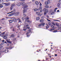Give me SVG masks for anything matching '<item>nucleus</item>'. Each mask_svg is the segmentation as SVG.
Returning <instances> with one entry per match:
<instances>
[{"label":"nucleus","mask_w":61,"mask_h":61,"mask_svg":"<svg viewBox=\"0 0 61 61\" xmlns=\"http://www.w3.org/2000/svg\"><path fill=\"white\" fill-rule=\"evenodd\" d=\"M45 25V23H42L41 24H40L38 25L39 27H41V26H44Z\"/></svg>","instance_id":"f257e3e1"},{"label":"nucleus","mask_w":61,"mask_h":61,"mask_svg":"<svg viewBox=\"0 0 61 61\" xmlns=\"http://www.w3.org/2000/svg\"><path fill=\"white\" fill-rule=\"evenodd\" d=\"M28 7V6L27 5L24 4L23 5V9H24V10H25V8H27V7Z\"/></svg>","instance_id":"f03ea898"},{"label":"nucleus","mask_w":61,"mask_h":61,"mask_svg":"<svg viewBox=\"0 0 61 61\" xmlns=\"http://www.w3.org/2000/svg\"><path fill=\"white\" fill-rule=\"evenodd\" d=\"M25 20L24 21V23H25L27 20L28 19H29V18L28 17V16L26 17L25 18Z\"/></svg>","instance_id":"7ed1b4c3"},{"label":"nucleus","mask_w":61,"mask_h":61,"mask_svg":"<svg viewBox=\"0 0 61 61\" xmlns=\"http://www.w3.org/2000/svg\"><path fill=\"white\" fill-rule=\"evenodd\" d=\"M26 12V10H24L23 12V16L24 17H25L26 16V15L25 14V13Z\"/></svg>","instance_id":"20e7f679"},{"label":"nucleus","mask_w":61,"mask_h":61,"mask_svg":"<svg viewBox=\"0 0 61 61\" xmlns=\"http://www.w3.org/2000/svg\"><path fill=\"white\" fill-rule=\"evenodd\" d=\"M61 2H59L57 4V6L59 7V8H61Z\"/></svg>","instance_id":"39448f33"},{"label":"nucleus","mask_w":61,"mask_h":61,"mask_svg":"<svg viewBox=\"0 0 61 61\" xmlns=\"http://www.w3.org/2000/svg\"><path fill=\"white\" fill-rule=\"evenodd\" d=\"M4 5H5V6H8V5H10V3H4Z\"/></svg>","instance_id":"423d86ee"},{"label":"nucleus","mask_w":61,"mask_h":61,"mask_svg":"<svg viewBox=\"0 0 61 61\" xmlns=\"http://www.w3.org/2000/svg\"><path fill=\"white\" fill-rule=\"evenodd\" d=\"M4 3V1L3 0H0V5H2Z\"/></svg>","instance_id":"0eeeda50"},{"label":"nucleus","mask_w":61,"mask_h":61,"mask_svg":"<svg viewBox=\"0 0 61 61\" xmlns=\"http://www.w3.org/2000/svg\"><path fill=\"white\" fill-rule=\"evenodd\" d=\"M31 30H29L27 32V33L26 35H28V34H29V33H31Z\"/></svg>","instance_id":"6e6552de"},{"label":"nucleus","mask_w":61,"mask_h":61,"mask_svg":"<svg viewBox=\"0 0 61 61\" xmlns=\"http://www.w3.org/2000/svg\"><path fill=\"white\" fill-rule=\"evenodd\" d=\"M19 12H17L15 13V14L17 16H18L19 15Z\"/></svg>","instance_id":"1a4fd4ad"},{"label":"nucleus","mask_w":61,"mask_h":61,"mask_svg":"<svg viewBox=\"0 0 61 61\" xmlns=\"http://www.w3.org/2000/svg\"><path fill=\"white\" fill-rule=\"evenodd\" d=\"M5 34V32H4L3 33L1 34H0L1 36H4Z\"/></svg>","instance_id":"9d476101"},{"label":"nucleus","mask_w":61,"mask_h":61,"mask_svg":"<svg viewBox=\"0 0 61 61\" xmlns=\"http://www.w3.org/2000/svg\"><path fill=\"white\" fill-rule=\"evenodd\" d=\"M13 21L15 22H17V19L15 18H14L13 19Z\"/></svg>","instance_id":"9b49d317"},{"label":"nucleus","mask_w":61,"mask_h":61,"mask_svg":"<svg viewBox=\"0 0 61 61\" xmlns=\"http://www.w3.org/2000/svg\"><path fill=\"white\" fill-rule=\"evenodd\" d=\"M17 5L18 6H20V5H21V3H20V2H18L17 3Z\"/></svg>","instance_id":"f8f14e48"},{"label":"nucleus","mask_w":61,"mask_h":61,"mask_svg":"<svg viewBox=\"0 0 61 61\" xmlns=\"http://www.w3.org/2000/svg\"><path fill=\"white\" fill-rule=\"evenodd\" d=\"M44 19H41V20H40V22L41 23H43V22H44Z\"/></svg>","instance_id":"ddd939ff"},{"label":"nucleus","mask_w":61,"mask_h":61,"mask_svg":"<svg viewBox=\"0 0 61 61\" xmlns=\"http://www.w3.org/2000/svg\"><path fill=\"white\" fill-rule=\"evenodd\" d=\"M35 4H36V5H39V2H38L36 1L35 2Z\"/></svg>","instance_id":"4468645a"},{"label":"nucleus","mask_w":61,"mask_h":61,"mask_svg":"<svg viewBox=\"0 0 61 61\" xmlns=\"http://www.w3.org/2000/svg\"><path fill=\"white\" fill-rule=\"evenodd\" d=\"M55 25H56V26H58V27H60L59 26V24H58V23H55Z\"/></svg>","instance_id":"2eb2a0df"},{"label":"nucleus","mask_w":61,"mask_h":61,"mask_svg":"<svg viewBox=\"0 0 61 61\" xmlns=\"http://www.w3.org/2000/svg\"><path fill=\"white\" fill-rule=\"evenodd\" d=\"M13 15V13H11L10 14H9L8 15V16H12V15Z\"/></svg>","instance_id":"dca6fc26"},{"label":"nucleus","mask_w":61,"mask_h":61,"mask_svg":"<svg viewBox=\"0 0 61 61\" xmlns=\"http://www.w3.org/2000/svg\"><path fill=\"white\" fill-rule=\"evenodd\" d=\"M3 38L4 39H6L7 38V37H6V36H4L3 37Z\"/></svg>","instance_id":"f3484780"},{"label":"nucleus","mask_w":61,"mask_h":61,"mask_svg":"<svg viewBox=\"0 0 61 61\" xmlns=\"http://www.w3.org/2000/svg\"><path fill=\"white\" fill-rule=\"evenodd\" d=\"M13 8V6H11L10 7V9L11 10H12Z\"/></svg>","instance_id":"a211bd4d"},{"label":"nucleus","mask_w":61,"mask_h":61,"mask_svg":"<svg viewBox=\"0 0 61 61\" xmlns=\"http://www.w3.org/2000/svg\"><path fill=\"white\" fill-rule=\"evenodd\" d=\"M26 22H27V23H31V21L29 20H27Z\"/></svg>","instance_id":"6ab92c4d"},{"label":"nucleus","mask_w":61,"mask_h":61,"mask_svg":"<svg viewBox=\"0 0 61 61\" xmlns=\"http://www.w3.org/2000/svg\"><path fill=\"white\" fill-rule=\"evenodd\" d=\"M9 21L10 23H12L13 22V20H9Z\"/></svg>","instance_id":"aec40b11"},{"label":"nucleus","mask_w":61,"mask_h":61,"mask_svg":"<svg viewBox=\"0 0 61 61\" xmlns=\"http://www.w3.org/2000/svg\"><path fill=\"white\" fill-rule=\"evenodd\" d=\"M25 2H20V5H23L24 4Z\"/></svg>","instance_id":"412c9836"},{"label":"nucleus","mask_w":61,"mask_h":61,"mask_svg":"<svg viewBox=\"0 0 61 61\" xmlns=\"http://www.w3.org/2000/svg\"><path fill=\"white\" fill-rule=\"evenodd\" d=\"M36 14L37 15H39L40 14V12H36Z\"/></svg>","instance_id":"4be33fe9"},{"label":"nucleus","mask_w":61,"mask_h":61,"mask_svg":"<svg viewBox=\"0 0 61 61\" xmlns=\"http://www.w3.org/2000/svg\"><path fill=\"white\" fill-rule=\"evenodd\" d=\"M34 10L35 11H37V10H38V11H39V9H34Z\"/></svg>","instance_id":"5701e85b"},{"label":"nucleus","mask_w":61,"mask_h":61,"mask_svg":"<svg viewBox=\"0 0 61 61\" xmlns=\"http://www.w3.org/2000/svg\"><path fill=\"white\" fill-rule=\"evenodd\" d=\"M45 4L46 5H47L48 4V2L47 1H46L45 2Z\"/></svg>","instance_id":"b1692460"},{"label":"nucleus","mask_w":61,"mask_h":61,"mask_svg":"<svg viewBox=\"0 0 61 61\" xmlns=\"http://www.w3.org/2000/svg\"><path fill=\"white\" fill-rule=\"evenodd\" d=\"M11 6H13V7H14V6H15V4H12L11 5Z\"/></svg>","instance_id":"393cba45"},{"label":"nucleus","mask_w":61,"mask_h":61,"mask_svg":"<svg viewBox=\"0 0 61 61\" xmlns=\"http://www.w3.org/2000/svg\"><path fill=\"white\" fill-rule=\"evenodd\" d=\"M46 9L45 8H44L43 10V11L45 12H46Z\"/></svg>","instance_id":"a878e982"},{"label":"nucleus","mask_w":61,"mask_h":61,"mask_svg":"<svg viewBox=\"0 0 61 61\" xmlns=\"http://www.w3.org/2000/svg\"><path fill=\"white\" fill-rule=\"evenodd\" d=\"M45 12L48 13V10L47 9H46Z\"/></svg>","instance_id":"bb28decb"},{"label":"nucleus","mask_w":61,"mask_h":61,"mask_svg":"<svg viewBox=\"0 0 61 61\" xmlns=\"http://www.w3.org/2000/svg\"><path fill=\"white\" fill-rule=\"evenodd\" d=\"M45 7L46 8H48V7H49V6L47 5H46L45 6Z\"/></svg>","instance_id":"cd10ccee"},{"label":"nucleus","mask_w":61,"mask_h":61,"mask_svg":"<svg viewBox=\"0 0 61 61\" xmlns=\"http://www.w3.org/2000/svg\"><path fill=\"white\" fill-rule=\"evenodd\" d=\"M42 6H40L39 8V10H42Z\"/></svg>","instance_id":"c85d7f7f"},{"label":"nucleus","mask_w":61,"mask_h":61,"mask_svg":"<svg viewBox=\"0 0 61 61\" xmlns=\"http://www.w3.org/2000/svg\"><path fill=\"white\" fill-rule=\"evenodd\" d=\"M48 24L50 26H51V23L50 22L48 23Z\"/></svg>","instance_id":"c756f323"},{"label":"nucleus","mask_w":61,"mask_h":61,"mask_svg":"<svg viewBox=\"0 0 61 61\" xmlns=\"http://www.w3.org/2000/svg\"><path fill=\"white\" fill-rule=\"evenodd\" d=\"M57 9V8H56L54 10V12H56V10Z\"/></svg>","instance_id":"7c9ffc66"},{"label":"nucleus","mask_w":61,"mask_h":61,"mask_svg":"<svg viewBox=\"0 0 61 61\" xmlns=\"http://www.w3.org/2000/svg\"><path fill=\"white\" fill-rule=\"evenodd\" d=\"M55 29H50V31H51L54 30H55Z\"/></svg>","instance_id":"2f4dec72"},{"label":"nucleus","mask_w":61,"mask_h":61,"mask_svg":"<svg viewBox=\"0 0 61 61\" xmlns=\"http://www.w3.org/2000/svg\"><path fill=\"white\" fill-rule=\"evenodd\" d=\"M57 32V30H56L53 31V33H56V32Z\"/></svg>","instance_id":"473e14b6"},{"label":"nucleus","mask_w":61,"mask_h":61,"mask_svg":"<svg viewBox=\"0 0 61 61\" xmlns=\"http://www.w3.org/2000/svg\"><path fill=\"white\" fill-rule=\"evenodd\" d=\"M25 26H28V25H29L25 23Z\"/></svg>","instance_id":"72a5a7b5"},{"label":"nucleus","mask_w":61,"mask_h":61,"mask_svg":"<svg viewBox=\"0 0 61 61\" xmlns=\"http://www.w3.org/2000/svg\"><path fill=\"white\" fill-rule=\"evenodd\" d=\"M11 37H14V35L12 34L11 35Z\"/></svg>","instance_id":"f704fd0d"},{"label":"nucleus","mask_w":61,"mask_h":61,"mask_svg":"<svg viewBox=\"0 0 61 61\" xmlns=\"http://www.w3.org/2000/svg\"><path fill=\"white\" fill-rule=\"evenodd\" d=\"M52 25H54L55 26L56 25H55V23H54L53 22H52Z\"/></svg>","instance_id":"c9c22d12"},{"label":"nucleus","mask_w":61,"mask_h":61,"mask_svg":"<svg viewBox=\"0 0 61 61\" xmlns=\"http://www.w3.org/2000/svg\"><path fill=\"white\" fill-rule=\"evenodd\" d=\"M3 7V5H0V8H2Z\"/></svg>","instance_id":"e433bc0d"},{"label":"nucleus","mask_w":61,"mask_h":61,"mask_svg":"<svg viewBox=\"0 0 61 61\" xmlns=\"http://www.w3.org/2000/svg\"><path fill=\"white\" fill-rule=\"evenodd\" d=\"M9 39H8L7 41V43H9V42L10 41H9Z\"/></svg>","instance_id":"4c0bfd02"},{"label":"nucleus","mask_w":61,"mask_h":61,"mask_svg":"<svg viewBox=\"0 0 61 61\" xmlns=\"http://www.w3.org/2000/svg\"><path fill=\"white\" fill-rule=\"evenodd\" d=\"M50 13H52V12H53V10H50Z\"/></svg>","instance_id":"58836bf2"},{"label":"nucleus","mask_w":61,"mask_h":61,"mask_svg":"<svg viewBox=\"0 0 61 61\" xmlns=\"http://www.w3.org/2000/svg\"><path fill=\"white\" fill-rule=\"evenodd\" d=\"M40 19V18L39 17H38L36 18V20H39Z\"/></svg>","instance_id":"ea45409f"},{"label":"nucleus","mask_w":61,"mask_h":61,"mask_svg":"<svg viewBox=\"0 0 61 61\" xmlns=\"http://www.w3.org/2000/svg\"><path fill=\"white\" fill-rule=\"evenodd\" d=\"M47 2L48 4H49V3H50V0H48Z\"/></svg>","instance_id":"a19ab883"},{"label":"nucleus","mask_w":61,"mask_h":61,"mask_svg":"<svg viewBox=\"0 0 61 61\" xmlns=\"http://www.w3.org/2000/svg\"><path fill=\"white\" fill-rule=\"evenodd\" d=\"M48 27H49L48 26H47L46 27V29H48Z\"/></svg>","instance_id":"79ce46f5"},{"label":"nucleus","mask_w":61,"mask_h":61,"mask_svg":"<svg viewBox=\"0 0 61 61\" xmlns=\"http://www.w3.org/2000/svg\"><path fill=\"white\" fill-rule=\"evenodd\" d=\"M22 19L23 20H24V19H25V18H24V17H23L22 18Z\"/></svg>","instance_id":"37998d69"},{"label":"nucleus","mask_w":61,"mask_h":61,"mask_svg":"<svg viewBox=\"0 0 61 61\" xmlns=\"http://www.w3.org/2000/svg\"><path fill=\"white\" fill-rule=\"evenodd\" d=\"M26 28H24V29H23V30H26Z\"/></svg>","instance_id":"c03bdc74"},{"label":"nucleus","mask_w":61,"mask_h":61,"mask_svg":"<svg viewBox=\"0 0 61 61\" xmlns=\"http://www.w3.org/2000/svg\"><path fill=\"white\" fill-rule=\"evenodd\" d=\"M47 20L49 22H51V20H48V19H47Z\"/></svg>","instance_id":"a18cd8bd"},{"label":"nucleus","mask_w":61,"mask_h":61,"mask_svg":"<svg viewBox=\"0 0 61 61\" xmlns=\"http://www.w3.org/2000/svg\"><path fill=\"white\" fill-rule=\"evenodd\" d=\"M19 22H21V20L19 19Z\"/></svg>","instance_id":"49530a36"},{"label":"nucleus","mask_w":61,"mask_h":61,"mask_svg":"<svg viewBox=\"0 0 61 61\" xmlns=\"http://www.w3.org/2000/svg\"><path fill=\"white\" fill-rule=\"evenodd\" d=\"M44 18H45V17L44 16H43L41 17V18L42 19H44Z\"/></svg>","instance_id":"de8ad7c7"},{"label":"nucleus","mask_w":61,"mask_h":61,"mask_svg":"<svg viewBox=\"0 0 61 61\" xmlns=\"http://www.w3.org/2000/svg\"><path fill=\"white\" fill-rule=\"evenodd\" d=\"M51 27L52 28H54V26L53 25H52L51 26Z\"/></svg>","instance_id":"09e8293b"},{"label":"nucleus","mask_w":61,"mask_h":61,"mask_svg":"<svg viewBox=\"0 0 61 61\" xmlns=\"http://www.w3.org/2000/svg\"><path fill=\"white\" fill-rule=\"evenodd\" d=\"M46 12H45L44 13V15H46Z\"/></svg>","instance_id":"8fccbe9b"},{"label":"nucleus","mask_w":61,"mask_h":61,"mask_svg":"<svg viewBox=\"0 0 61 61\" xmlns=\"http://www.w3.org/2000/svg\"><path fill=\"white\" fill-rule=\"evenodd\" d=\"M10 49H12V48H13V47H12L10 46Z\"/></svg>","instance_id":"3c124183"},{"label":"nucleus","mask_w":61,"mask_h":61,"mask_svg":"<svg viewBox=\"0 0 61 61\" xmlns=\"http://www.w3.org/2000/svg\"><path fill=\"white\" fill-rule=\"evenodd\" d=\"M5 20V19L4 18H3L2 19H1V20Z\"/></svg>","instance_id":"603ef678"},{"label":"nucleus","mask_w":61,"mask_h":61,"mask_svg":"<svg viewBox=\"0 0 61 61\" xmlns=\"http://www.w3.org/2000/svg\"><path fill=\"white\" fill-rule=\"evenodd\" d=\"M6 50H4V51H3V52H5H5H6Z\"/></svg>","instance_id":"864d4df0"},{"label":"nucleus","mask_w":61,"mask_h":61,"mask_svg":"<svg viewBox=\"0 0 61 61\" xmlns=\"http://www.w3.org/2000/svg\"><path fill=\"white\" fill-rule=\"evenodd\" d=\"M5 41L4 40H3L2 41V42H5Z\"/></svg>","instance_id":"5fc2aeb1"},{"label":"nucleus","mask_w":61,"mask_h":61,"mask_svg":"<svg viewBox=\"0 0 61 61\" xmlns=\"http://www.w3.org/2000/svg\"><path fill=\"white\" fill-rule=\"evenodd\" d=\"M8 43H9L10 44H12V43L10 41H9Z\"/></svg>","instance_id":"6e6d98bb"},{"label":"nucleus","mask_w":61,"mask_h":61,"mask_svg":"<svg viewBox=\"0 0 61 61\" xmlns=\"http://www.w3.org/2000/svg\"><path fill=\"white\" fill-rule=\"evenodd\" d=\"M9 48H8V47H7L6 48V49H7Z\"/></svg>","instance_id":"4d7b16f0"},{"label":"nucleus","mask_w":61,"mask_h":61,"mask_svg":"<svg viewBox=\"0 0 61 61\" xmlns=\"http://www.w3.org/2000/svg\"><path fill=\"white\" fill-rule=\"evenodd\" d=\"M39 5L40 6H41L42 5V4H41V3H40V4Z\"/></svg>","instance_id":"13d9d810"},{"label":"nucleus","mask_w":61,"mask_h":61,"mask_svg":"<svg viewBox=\"0 0 61 61\" xmlns=\"http://www.w3.org/2000/svg\"><path fill=\"white\" fill-rule=\"evenodd\" d=\"M9 51H8V50H7V51L5 52V53H7V52H8Z\"/></svg>","instance_id":"bf43d9fd"},{"label":"nucleus","mask_w":61,"mask_h":61,"mask_svg":"<svg viewBox=\"0 0 61 61\" xmlns=\"http://www.w3.org/2000/svg\"><path fill=\"white\" fill-rule=\"evenodd\" d=\"M12 12H13L12 11H11V12H10L9 13H8V14H10V13H12Z\"/></svg>","instance_id":"052dcab7"},{"label":"nucleus","mask_w":61,"mask_h":61,"mask_svg":"<svg viewBox=\"0 0 61 61\" xmlns=\"http://www.w3.org/2000/svg\"><path fill=\"white\" fill-rule=\"evenodd\" d=\"M55 56H57V54H55Z\"/></svg>","instance_id":"680f3d73"},{"label":"nucleus","mask_w":61,"mask_h":61,"mask_svg":"<svg viewBox=\"0 0 61 61\" xmlns=\"http://www.w3.org/2000/svg\"><path fill=\"white\" fill-rule=\"evenodd\" d=\"M47 18H48V17H49V16H48V15H47Z\"/></svg>","instance_id":"e2e57ef3"},{"label":"nucleus","mask_w":61,"mask_h":61,"mask_svg":"<svg viewBox=\"0 0 61 61\" xmlns=\"http://www.w3.org/2000/svg\"><path fill=\"white\" fill-rule=\"evenodd\" d=\"M4 43H5L6 44H7V42L6 41H5V42H4Z\"/></svg>","instance_id":"0e129e2a"},{"label":"nucleus","mask_w":61,"mask_h":61,"mask_svg":"<svg viewBox=\"0 0 61 61\" xmlns=\"http://www.w3.org/2000/svg\"><path fill=\"white\" fill-rule=\"evenodd\" d=\"M40 12H42V10H41L40 11Z\"/></svg>","instance_id":"69168bd1"},{"label":"nucleus","mask_w":61,"mask_h":61,"mask_svg":"<svg viewBox=\"0 0 61 61\" xmlns=\"http://www.w3.org/2000/svg\"><path fill=\"white\" fill-rule=\"evenodd\" d=\"M57 12H59V10H57Z\"/></svg>","instance_id":"338daca9"},{"label":"nucleus","mask_w":61,"mask_h":61,"mask_svg":"<svg viewBox=\"0 0 61 61\" xmlns=\"http://www.w3.org/2000/svg\"><path fill=\"white\" fill-rule=\"evenodd\" d=\"M16 39H15V38H14V40H15Z\"/></svg>","instance_id":"774afa93"}]
</instances>
